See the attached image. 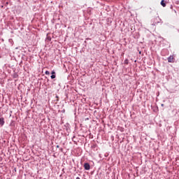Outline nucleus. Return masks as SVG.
I'll return each instance as SVG.
<instances>
[{
	"label": "nucleus",
	"instance_id": "f257e3e1",
	"mask_svg": "<svg viewBox=\"0 0 179 179\" xmlns=\"http://www.w3.org/2000/svg\"><path fill=\"white\" fill-rule=\"evenodd\" d=\"M84 169L85 170H90V164L89 163H85Z\"/></svg>",
	"mask_w": 179,
	"mask_h": 179
},
{
	"label": "nucleus",
	"instance_id": "f03ea898",
	"mask_svg": "<svg viewBox=\"0 0 179 179\" xmlns=\"http://www.w3.org/2000/svg\"><path fill=\"white\" fill-rule=\"evenodd\" d=\"M156 22L152 23V26H156V24H157V23H160V22H162V20H160V18L158 17L155 19ZM160 20V21H159Z\"/></svg>",
	"mask_w": 179,
	"mask_h": 179
},
{
	"label": "nucleus",
	"instance_id": "7ed1b4c3",
	"mask_svg": "<svg viewBox=\"0 0 179 179\" xmlns=\"http://www.w3.org/2000/svg\"><path fill=\"white\" fill-rule=\"evenodd\" d=\"M168 62H174V57L173 55L168 57Z\"/></svg>",
	"mask_w": 179,
	"mask_h": 179
},
{
	"label": "nucleus",
	"instance_id": "20e7f679",
	"mask_svg": "<svg viewBox=\"0 0 179 179\" xmlns=\"http://www.w3.org/2000/svg\"><path fill=\"white\" fill-rule=\"evenodd\" d=\"M5 124V120H4V119H3V117H1L0 118V125L1 126V127H3V124Z\"/></svg>",
	"mask_w": 179,
	"mask_h": 179
},
{
	"label": "nucleus",
	"instance_id": "39448f33",
	"mask_svg": "<svg viewBox=\"0 0 179 179\" xmlns=\"http://www.w3.org/2000/svg\"><path fill=\"white\" fill-rule=\"evenodd\" d=\"M161 5L162 6H163V8H166V2L164 1V0H162Z\"/></svg>",
	"mask_w": 179,
	"mask_h": 179
},
{
	"label": "nucleus",
	"instance_id": "423d86ee",
	"mask_svg": "<svg viewBox=\"0 0 179 179\" xmlns=\"http://www.w3.org/2000/svg\"><path fill=\"white\" fill-rule=\"evenodd\" d=\"M56 77H57V76H56L55 75H52V76H50L51 79H55Z\"/></svg>",
	"mask_w": 179,
	"mask_h": 179
},
{
	"label": "nucleus",
	"instance_id": "0eeeda50",
	"mask_svg": "<svg viewBox=\"0 0 179 179\" xmlns=\"http://www.w3.org/2000/svg\"><path fill=\"white\" fill-rule=\"evenodd\" d=\"M45 75H50V71H46L45 72Z\"/></svg>",
	"mask_w": 179,
	"mask_h": 179
},
{
	"label": "nucleus",
	"instance_id": "6e6552de",
	"mask_svg": "<svg viewBox=\"0 0 179 179\" xmlns=\"http://www.w3.org/2000/svg\"><path fill=\"white\" fill-rule=\"evenodd\" d=\"M51 73L52 75H55V71H52Z\"/></svg>",
	"mask_w": 179,
	"mask_h": 179
},
{
	"label": "nucleus",
	"instance_id": "1a4fd4ad",
	"mask_svg": "<svg viewBox=\"0 0 179 179\" xmlns=\"http://www.w3.org/2000/svg\"><path fill=\"white\" fill-rule=\"evenodd\" d=\"M13 78H17V75L15 74Z\"/></svg>",
	"mask_w": 179,
	"mask_h": 179
},
{
	"label": "nucleus",
	"instance_id": "9d476101",
	"mask_svg": "<svg viewBox=\"0 0 179 179\" xmlns=\"http://www.w3.org/2000/svg\"><path fill=\"white\" fill-rule=\"evenodd\" d=\"M124 64H128V62H127V60H125Z\"/></svg>",
	"mask_w": 179,
	"mask_h": 179
},
{
	"label": "nucleus",
	"instance_id": "9b49d317",
	"mask_svg": "<svg viewBox=\"0 0 179 179\" xmlns=\"http://www.w3.org/2000/svg\"><path fill=\"white\" fill-rule=\"evenodd\" d=\"M56 148H59V145H57Z\"/></svg>",
	"mask_w": 179,
	"mask_h": 179
},
{
	"label": "nucleus",
	"instance_id": "f8f14e48",
	"mask_svg": "<svg viewBox=\"0 0 179 179\" xmlns=\"http://www.w3.org/2000/svg\"><path fill=\"white\" fill-rule=\"evenodd\" d=\"M76 179H80V178H79V177H77V178H76Z\"/></svg>",
	"mask_w": 179,
	"mask_h": 179
}]
</instances>
